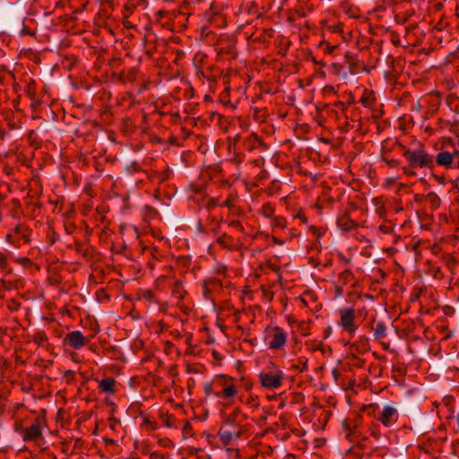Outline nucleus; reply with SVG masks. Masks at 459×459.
<instances>
[{"mask_svg":"<svg viewBox=\"0 0 459 459\" xmlns=\"http://www.w3.org/2000/svg\"><path fill=\"white\" fill-rule=\"evenodd\" d=\"M229 90L230 87H226L224 92H222L220 96L221 101L225 105H228L230 103V100H228Z\"/></svg>","mask_w":459,"mask_h":459,"instance_id":"680f3d73","label":"nucleus"},{"mask_svg":"<svg viewBox=\"0 0 459 459\" xmlns=\"http://www.w3.org/2000/svg\"><path fill=\"white\" fill-rule=\"evenodd\" d=\"M139 299L146 300L149 304L154 301L155 294L150 289H142L137 292Z\"/></svg>","mask_w":459,"mask_h":459,"instance_id":"cd10ccee","label":"nucleus"},{"mask_svg":"<svg viewBox=\"0 0 459 459\" xmlns=\"http://www.w3.org/2000/svg\"><path fill=\"white\" fill-rule=\"evenodd\" d=\"M200 79H205L211 82H216L218 78L222 74V71L216 66H209L205 70L198 69L196 72Z\"/></svg>","mask_w":459,"mask_h":459,"instance_id":"f3484780","label":"nucleus"},{"mask_svg":"<svg viewBox=\"0 0 459 459\" xmlns=\"http://www.w3.org/2000/svg\"><path fill=\"white\" fill-rule=\"evenodd\" d=\"M158 444L159 446L165 448L173 449L175 447V444L173 443V441L168 437L160 438L158 440Z\"/></svg>","mask_w":459,"mask_h":459,"instance_id":"c03bdc74","label":"nucleus"},{"mask_svg":"<svg viewBox=\"0 0 459 459\" xmlns=\"http://www.w3.org/2000/svg\"><path fill=\"white\" fill-rule=\"evenodd\" d=\"M98 387L102 393L114 394L116 393V379L114 377H106L99 382Z\"/></svg>","mask_w":459,"mask_h":459,"instance_id":"4be33fe9","label":"nucleus"},{"mask_svg":"<svg viewBox=\"0 0 459 459\" xmlns=\"http://www.w3.org/2000/svg\"><path fill=\"white\" fill-rule=\"evenodd\" d=\"M262 144V141L255 133L249 134L242 141L243 148L248 152L257 149Z\"/></svg>","mask_w":459,"mask_h":459,"instance_id":"412c9836","label":"nucleus"},{"mask_svg":"<svg viewBox=\"0 0 459 459\" xmlns=\"http://www.w3.org/2000/svg\"><path fill=\"white\" fill-rule=\"evenodd\" d=\"M345 63L348 65L349 72L351 74H357L360 72L367 71L366 66L364 64L359 60L357 57H355L353 55H351L350 52H347L344 56Z\"/></svg>","mask_w":459,"mask_h":459,"instance_id":"dca6fc26","label":"nucleus"},{"mask_svg":"<svg viewBox=\"0 0 459 459\" xmlns=\"http://www.w3.org/2000/svg\"><path fill=\"white\" fill-rule=\"evenodd\" d=\"M217 206H221V204L220 203V199L215 197L210 198L205 204L207 210H212Z\"/></svg>","mask_w":459,"mask_h":459,"instance_id":"de8ad7c7","label":"nucleus"},{"mask_svg":"<svg viewBox=\"0 0 459 459\" xmlns=\"http://www.w3.org/2000/svg\"><path fill=\"white\" fill-rule=\"evenodd\" d=\"M221 426L235 431L246 433L248 430L247 424V416L239 407H235L230 413L221 411Z\"/></svg>","mask_w":459,"mask_h":459,"instance_id":"f03ea898","label":"nucleus"},{"mask_svg":"<svg viewBox=\"0 0 459 459\" xmlns=\"http://www.w3.org/2000/svg\"><path fill=\"white\" fill-rule=\"evenodd\" d=\"M204 391L207 397L212 394L214 395L216 391L213 390V383L211 381L205 382L204 384Z\"/></svg>","mask_w":459,"mask_h":459,"instance_id":"09e8293b","label":"nucleus"},{"mask_svg":"<svg viewBox=\"0 0 459 459\" xmlns=\"http://www.w3.org/2000/svg\"><path fill=\"white\" fill-rule=\"evenodd\" d=\"M399 419V412L396 408L391 405L383 407L377 420L381 422L385 428H392L394 426Z\"/></svg>","mask_w":459,"mask_h":459,"instance_id":"1a4fd4ad","label":"nucleus"},{"mask_svg":"<svg viewBox=\"0 0 459 459\" xmlns=\"http://www.w3.org/2000/svg\"><path fill=\"white\" fill-rule=\"evenodd\" d=\"M229 227L236 230L238 232H241L242 234H246L244 227L242 223L239 221L233 220L229 222Z\"/></svg>","mask_w":459,"mask_h":459,"instance_id":"a18cd8bd","label":"nucleus"},{"mask_svg":"<svg viewBox=\"0 0 459 459\" xmlns=\"http://www.w3.org/2000/svg\"><path fill=\"white\" fill-rule=\"evenodd\" d=\"M340 320L338 325L350 334H354L359 326L355 323V311L352 307H344L339 310Z\"/></svg>","mask_w":459,"mask_h":459,"instance_id":"0eeeda50","label":"nucleus"},{"mask_svg":"<svg viewBox=\"0 0 459 459\" xmlns=\"http://www.w3.org/2000/svg\"><path fill=\"white\" fill-rule=\"evenodd\" d=\"M426 201L431 205L433 209H437L441 204V199L435 192H429L426 195Z\"/></svg>","mask_w":459,"mask_h":459,"instance_id":"c756f323","label":"nucleus"},{"mask_svg":"<svg viewBox=\"0 0 459 459\" xmlns=\"http://www.w3.org/2000/svg\"><path fill=\"white\" fill-rule=\"evenodd\" d=\"M134 102H135L134 95L131 92H126L121 96L119 104L123 105L124 103H126L128 105V107H131L134 104Z\"/></svg>","mask_w":459,"mask_h":459,"instance_id":"c9c22d12","label":"nucleus"},{"mask_svg":"<svg viewBox=\"0 0 459 459\" xmlns=\"http://www.w3.org/2000/svg\"><path fill=\"white\" fill-rule=\"evenodd\" d=\"M21 435L25 442L37 441L42 436V424L36 420L30 427L21 428Z\"/></svg>","mask_w":459,"mask_h":459,"instance_id":"9b49d317","label":"nucleus"},{"mask_svg":"<svg viewBox=\"0 0 459 459\" xmlns=\"http://www.w3.org/2000/svg\"><path fill=\"white\" fill-rule=\"evenodd\" d=\"M273 226L274 227H277V228H281V229H283L285 228L286 226V221L284 218L282 217H276L274 220H273Z\"/></svg>","mask_w":459,"mask_h":459,"instance_id":"5fc2aeb1","label":"nucleus"},{"mask_svg":"<svg viewBox=\"0 0 459 459\" xmlns=\"http://www.w3.org/2000/svg\"><path fill=\"white\" fill-rule=\"evenodd\" d=\"M216 242L223 248L229 250H237L240 247L241 244L238 239H235L233 237L223 233L217 238Z\"/></svg>","mask_w":459,"mask_h":459,"instance_id":"6ab92c4d","label":"nucleus"},{"mask_svg":"<svg viewBox=\"0 0 459 459\" xmlns=\"http://www.w3.org/2000/svg\"><path fill=\"white\" fill-rule=\"evenodd\" d=\"M143 215L145 221H149L156 218L159 215V212L155 208L150 205H145L143 208Z\"/></svg>","mask_w":459,"mask_h":459,"instance_id":"7c9ffc66","label":"nucleus"},{"mask_svg":"<svg viewBox=\"0 0 459 459\" xmlns=\"http://www.w3.org/2000/svg\"><path fill=\"white\" fill-rule=\"evenodd\" d=\"M13 261L25 268L33 265V262L25 256L13 258Z\"/></svg>","mask_w":459,"mask_h":459,"instance_id":"a19ab883","label":"nucleus"},{"mask_svg":"<svg viewBox=\"0 0 459 459\" xmlns=\"http://www.w3.org/2000/svg\"><path fill=\"white\" fill-rule=\"evenodd\" d=\"M143 74L140 70L136 67H130L128 69L123 70L119 74V80L123 83H134L137 82Z\"/></svg>","mask_w":459,"mask_h":459,"instance_id":"a211bd4d","label":"nucleus"},{"mask_svg":"<svg viewBox=\"0 0 459 459\" xmlns=\"http://www.w3.org/2000/svg\"><path fill=\"white\" fill-rule=\"evenodd\" d=\"M274 207L270 203L263 204L261 208V214L265 218H272L274 214Z\"/></svg>","mask_w":459,"mask_h":459,"instance_id":"f704fd0d","label":"nucleus"},{"mask_svg":"<svg viewBox=\"0 0 459 459\" xmlns=\"http://www.w3.org/2000/svg\"><path fill=\"white\" fill-rule=\"evenodd\" d=\"M377 409H378V405L377 403H369V404L364 405L360 409V412H364L368 416H375Z\"/></svg>","mask_w":459,"mask_h":459,"instance_id":"e433bc0d","label":"nucleus"},{"mask_svg":"<svg viewBox=\"0 0 459 459\" xmlns=\"http://www.w3.org/2000/svg\"><path fill=\"white\" fill-rule=\"evenodd\" d=\"M7 307L10 311H16L20 307V303L14 299L9 300Z\"/></svg>","mask_w":459,"mask_h":459,"instance_id":"4d7b16f0","label":"nucleus"},{"mask_svg":"<svg viewBox=\"0 0 459 459\" xmlns=\"http://www.w3.org/2000/svg\"><path fill=\"white\" fill-rule=\"evenodd\" d=\"M171 295L178 300H183L186 298L187 291L181 281L178 280L174 281L171 288Z\"/></svg>","mask_w":459,"mask_h":459,"instance_id":"b1692460","label":"nucleus"},{"mask_svg":"<svg viewBox=\"0 0 459 459\" xmlns=\"http://www.w3.org/2000/svg\"><path fill=\"white\" fill-rule=\"evenodd\" d=\"M223 285L221 280L211 278L203 282V296L205 299H212L215 292L221 290Z\"/></svg>","mask_w":459,"mask_h":459,"instance_id":"4468645a","label":"nucleus"},{"mask_svg":"<svg viewBox=\"0 0 459 459\" xmlns=\"http://www.w3.org/2000/svg\"><path fill=\"white\" fill-rule=\"evenodd\" d=\"M440 149H451V156L459 169V134L455 137L445 136L440 139Z\"/></svg>","mask_w":459,"mask_h":459,"instance_id":"9d476101","label":"nucleus"},{"mask_svg":"<svg viewBox=\"0 0 459 459\" xmlns=\"http://www.w3.org/2000/svg\"><path fill=\"white\" fill-rule=\"evenodd\" d=\"M336 223L338 228L343 231H350L358 227V223L355 221H353L348 213L341 215L337 219Z\"/></svg>","mask_w":459,"mask_h":459,"instance_id":"aec40b11","label":"nucleus"},{"mask_svg":"<svg viewBox=\"0 0 459 459\" xmlns=\"http://www.w3.org/2000/svg\"><path fill=\"white\" fill-rule=\"evenodd\" d=\"M332 71L334 74L346 78L347 74L343 71V66L341 64H333Z\"/></svg>","mask_w":459,"mask_h":459,"instance_id":"37998d69","label":"nucleus"},{"mask_svg":"<svg viewBox=\"0 0 459 459\" xmlns=\"http://www.w3.org/2000/svg\"><path fill=\"white\" fill-rule=\"evenodd\" d=\"M382 160L390 168H395L399 164L398 160L394 159L388 160L386 158H382Z\"/></svg>","mask_w":459,"mask_h":459,"instance_id":"052dcab7","label":"nucleus"},{"mask_svg":"<svg viewBox=\"0 0 459 459\" xmlns=\"http://www.w3.org/2000/svg\"><path fill=\"white\" fill-rule=\"evenodd\" d=\"M370 435L376 439H379L381 437V432L379 429L378 424H372L369 428Z\"/></svg>","mask_w":459,"mask_h":459,"instance_id":"8fccbe9b","label":"nucleus"},{"mask_svg":"<svg viewBox=\"0 0 459 459\" xmlns=\"http://www.w3.org/2000/svg\"><path fill=\"white\" fill-rule=\"evenodd\" d=\"M90 339L79 330L69 332L64 338L63 343L74 350H80L86 346Z\"/></svg>","mask_w":459,"mask_h":459,"instance_id":"6e6552de","label":"nucleus"},{"mask_svg":"<svg viewBox=\"0 0 459 459\" xmlns=\"http://www.w3.org/2000/svg\"><path fill=\"white\" fill-rule=\"evenodd\" d=\"M19 35H20V36H27V35H28V36H31V37H32V36H34V35H35V33H34L31 30H30V29H29V28H28V27L23 23V24H22V29H21V30H20V31H19Z\"/></svg>","mask_w":459,"mask_h":459,"instance_id":"6e6d98bb","label":"nucleus"},{"mask_svg":"<svg viewBox=\"0 0 459 459\" xmlns=\"http://www.w3.org/2000/svg\"><path fill=\"white\" fill-rule=\"evenodd\" d=\"M287 333L280 326H273L268 329L265 336L266 345L272 351L282 349L287 342Z\"/></svg>","mask_w":459,"mask_h":459,"instance_id":"423d86ee","label":"nucleus"},{"mask_svg":"<svg viewBox=\"0 0 459 459\" xmlns=\"http://www.w3.org/2000/svg\"><path fill=\"white\" fill-rule=\"evenodd\" d=\"M308 359H305L304 360L300 359L299 364L293 365V368L299 370V372L307 370Z\"/></svg>","mask_w":459,"mask_h":459,"instance_id":"603ef678","label":"nucleus"},{"mask_svg":"<svg viewBox=\"0 0 459 459\" xmlns=\"http://www.w3.org/2000/svg\"><path fill=\"white\" fill-rule=\"evenodd\" d=\"M1 284H2L3 288L6 289V290L19 288V281H7L6 279L3 278L1 280Z\"/></svg>","mask_w":459,"mask_h":459,"instance_id":"79ce46f5","label":"nucleus"},{"mask_svg":"<svg viewBox=\"0 0 459 459\" xmlns=\"http://www.w3.org/2000/svg\"><path fill=\"white\" fill-rule=\"evenodd\" d=\"M336 48V46H332L329 43H325V52L327 54H332Z\"/></svg>","mask_w":459,"mask_h":459,"instance_id":"338daca9","label":"nucleus"},{"mask_svg":"<svg viewBox=\"0 0 459 459\" xmlns=\"http://www.w3.org/2000/svg\"><path fill=\"white\" fill-rule=\"evenodd\" d=\"M8 254L0 251V270L6 271L7 273H12V269L8 264Z\"/></svg>","mask_w":459,"mask_h":459,"instance_id":"2f4dec72","label":"nucleus"},{"mask_svg":"<svg viewBox=\"0 0 459 459\" xmlns=\"http://www.w3.org/2000/svg\"><path fill=\"white\" fill-rule=\"evenodd\" d=\"M194 435L192 424L186 421L182 428V436L184 439L190 437Z\"/></svg>","mask_w":459,"mask_h":459,"instance_id":"ea45409f","label":"nucleus"},{"mask_svg":"<svg viewBox=\"0 0 459 459\" xmlns=\"http://www.w3.org/2000/svg\"><path fill=\"white\" fill-rule=\"evenodd\" d=\"M149 83H150L149 80H143V82L138 87V91H137L138 93L141 94V93L144 92L145 91H147L149 88Z\"/></svg>","mask_w":459,"mask_h":459,"instance_id":"bf43d9fd","label":"nucleus"},{"mask_svg":"<svg viewBox=\"0 0 459 459\" xmlns=\"http://www.w3.org/2000/svg\"><path fill=\"white\" fill-rule=\"evenodd\" d=\"M374 338L377 341L386 336V325L384 322H377L376 326L372 328Z\"/></svg>","mask_w":459,"mask_h":459,"instance_id":"bb28decb","label":"nucleus"},{"mask_svg":"<svg viewBox=\"0 0 459 459\" xmlns=\"http://www.w3.org/2000/svg\"><path fill=\"white\" fill-rule=\"evenodd\" d=\"M345 429L349 431L348 436H350L351 433H355L356 429L358 428V424L354 423L353 425H349L348 423L343 424Z\"/></svg>","mask_w":459,"mask_h":459,"instance_id":"0e129e2a","label":"nucleus"},{"mask_svg":"<svg viewBox=\"0 0 459 459\" xmlns=\"http://www.w3.org/2000/svg\"><path fill=\"white\" fill-rule=\"evenodd\" d=\"M179 13H180V12H176V11L169 12V11L160 10L155 13V17L157 20H161L165 17H169V19H175V18H177L178 14H179Z\"/></svg>","mask_w":459,"mask_h":459,"instance_id":"473e14b6","label":"nucleus"},{"mask_svg":"<svg viewBox=\"0 0 459 459\" xmlns=\"http://www.w3.org/2000/svg\"><path fill=\"white\" fill-rule=\"evenodd\" d=\"M373 203L376 206V213L381 218L384 217L386 213V209L383 201V197L374 198Z\"/></svg>","mask_w":459,"mask_h":459,"instance_id":"c85d7f7f","label":"nucleus"},{"mask_svg":"<svg viewBox=\"0 0 459 459\" xmlns=\"http://www.w3.org/2000/svg\"><path fill=\"white\" fill-rule=\"evenodd\" d=\"M216 52L220 59H234L238 56L236 45L233 42H227L226 45L220 42L216 47Z\"/></svg>","mask_w":459,"mask_h":459,"instance_id":"2eb2a0df","label":"nucleus"},{"mask_svg":"<svg viewBox=\"0 0 459 459\" xmlns=\"http://www.w3.org/2000/svg\"><path fill=\"white\" fill-rule=\"evenodd\" d=\"M258 377L262 386L269 390L280 388L285 378L284 373L274 366L272 369L263 370Z\"/></svg>","mask_w":459,"mask_h":459,"instance_id":"7ed1b4c3","label":"nucleus"},{"mask_svg":"<svg viewBox=\"0 0 459 459\" xmlns=\"http://www.w3.org/2000/svg\"><path fill=\"white\" fill-rule=\"evenodd\" d=\"M437 165L446 169H458L450 151L447 149H440V152L434 156V166Z\"/></svg>","mask_w":459,"mask_h":459,"instance_id":"f8f14e48","label":"nucleus"},{"mask_svg":"<svg viewBox=\"0 0 459 459\" xmlns=\"http://www.w3.org/2000/svg\"><path fill=\"white\" fill-rule=\"evenodd\" d=\"M351 365L356 368H364L365 366V359L359 358L355 352H351Z\"/></svg>","mask_w":459,"mask_h":459,"instance_id":"4c0bfd02","label":"nucleus"},{"mask_svg":"<svg viewBox=\"0 0 459 459\" xmlns=\"http://www.w3.org/2000/svg\"><path fill=\"white\" fill-rule=\"evenodd\" d=\"M245 403L249 406L250 408H257L259 406V398L257 395L250 394L246 399Z\"/></svg>","mask_w":459,"mask_h":459,"instance_id":"58836bf2","label":"nucleus"},{"mask_svg":"<svg viewBox=\"0 0 459 459\" xmlns=\"http://www.w3.org/2000/svg\"><path fill=\"white\" fill-rule=\"evenodd\" d=\"M156 303L158 305H160V309L162 311V312H166L168 307H169V303L167 301H164V302H160L159 300H156Z\"/></svg>","mask_w":459,"mask_h":459,"instance_id":"69168bd1","label":"nucleus"},{"mask_svg":"<svg viewBox=\"0 0 459 459\" xmlns=\"http://www.w3.org/2000/svg\"><path fill=\"white\" fill-rule=\"evenodd\" d=\"M353 280H354L353 273L351 272V270L346 269L338 274L336 282H338L343 286H346L347 284L351 283Z\"/></svg>","mask_w":459,"mask_h":459,"instance_id":"a878e982","label":"nucleus"},{"mask_svg":"<svg viewBox=\"0 0 459 459\" xmlns=\"http://www.w3.org/2000/svg\"><path fill=\"white\" fill-rule=\"evenodd\" d=\"M368 339L366 336H361L358 341L351 345V352L356 354L364 353L368 350Z\"/></svg>","mask_w":459,"mask_h":459,"instance_id":"5701e85b","label":"nucleus"},{"mask_svg":"<svg viewBox=\"0 0 459 459\" xmlns=\"http://www.w3.org/2000/svg\"><path fill=\"white\" fill-rule=\"evenodd\" d=\"M215 385L219 388L214 393V396L218 399H230L235 397L238 393V387L234 384V379L224 375L219 376Z\"/></svg>","mask_w":459,"mask_h":459,"instance_id":"20e7f679","label":"nucleus"},{"mask_svg":"<svg viewBox=\"0 0 459 459\" xmlns=\"http://www.w3.org/2000/svg\"><path fill=\"white\" fill-rule=\"evenodd\" d=\"M235 200H236V195L233 194H230L228 195V197L224 201V203L221 204V206H225V207H228L229 209H231L234 206Z\"/></svg>","mask_w":459,"mask_h":459,"instance_id":"3c124183","label":"nucleus"},{"mask_svg":"<svg viewBox=\"0 0 459 459\" xmlns=\"http://www.w3.org/2000/svg\"><path fill=\"white\" fill-rule=\"evenodd\" d=\"M334 284H335V286H334L335 297L336 298L342 297L343 295L344 286L336 281L334 282Z\"/></svg>","mask_w":459,"mask_h":459,"instance_id":"13d9d810","label":"nucleus"},{"mask_svg":"<svg viewBox=\"0 0 459 459\" xmlns=\"http://www.w3.org/2000/svg\"><path fill=\"white\" fill-rule=\"evenodd\" d=\"M30 234L31 230L27 225L20 223L9 230L6 235V240L8 243L19 247L21 241H23L25 244L30 243Z\"/></svg>","mask_w":459,"mask_h":459,"instance_id":"39448f33","label":"nucleus"},{"mask_svg":"<svg viewBox=\"0 0 459 459\" xmlns=\"http://www.w3.org/2000/svg\"><path fill=\"white\" fill-rule=\"evenodd\" d=\"M63 377L65 379L67 384H71L75 378V373L73 370H66L64 373Z\"/></svg>","mask_w":459,"mask_h":459,"instance_id":"864d4df0","label":"nucleus"},{"mask_svg":"<svg viewBox=\"0 0 459 459\" xmlns=\"http://www.w3.org/2000/svg\"><path fill=\"white\" fill-rule=\"evenodd\" d=\"M379 231H381L383 234H389L392 232L393 228L390 225L382 224L378 228Z\"/></svg>","mask_w":459,"mask_h":459,"instance_id":"e2e57ef3","label":"nucleus"},{"mask_svg":"<svg viewBox=\"0 0 459 459\" xmlns=\"http://www.w3.org/2000/svg\"><path fill=\"white\" fill-rule=\"evenodd\" d=\"M403 155L408 163V169L403 168L406 175L413 174L410 169H434V155L429 153L421 144L417 149L405 150Z\"/></svg>","mask_w":459,"mask_h":459,"instance_id":"f257e3e1","label":"nucleus"},{"mask_svg":"<svg viewBox=\"0 0 459 459\" xmlns=\"http://www.w3.org/2000/svg\"><path fill=\"white\" fill-rule=\"evenodd\" d=\"M359 102L363 105L365 108H370L373 106L376 102V97L373 91L365 90Z\"/></svg>","mask_w":459,"mask_h":459,"instance_id":"393cba45","label":"nucleus"},{"mask_svg":"<svg viewBox=\"0 0 459 459\" xmlns=\"http://www.w3.org/2000/svg\"><path fill=\"white\" fill-rule=\"evenodd\" d=\"M143 252H147L154 259H156V260L159 259L160 252H159V249L157 247H143Z\"/></svg>","mask_w":459,"mask_h":459,"instance_id":"49530a36","label":"nucleus"},{"mask_svg":"<svg viewBox=\"0 0 459 459\" xmlns=\"http://www.w3.org/2000/svg\"><path fill=\"white\" fill-rule=\"evenodd\" d=\"M33 342L38 345H43L48 342V336L44 331H38L33 335Z\"/></svg>","mask_w":459,"mask_h":459,"instance_id":"72a5a7b5","label":"nucleus"},{"mask_svg":"<svg viewBox=\"0 0 459 459\" xmlns=\"http://www.w3.org/2000/svg\"><path fill=\"white\" fill-rule=\"evenodd\" d=\"M205 57L206 56L203 54H197V55H195L194 60H195V62H198L199 64H201Z\"/></svg>","mask_w":459,"mask_h":459,"instance_id":"774afa93","label":"nucleus"},{"mask_svg":"<svg viewBox=\"0 0 459 459\" xmlns=\"http://www.w3.org/2000/svg\"><path fill=\"white\" fill-rule=\"evenodd\" d=\"M228 429L229 428L226 427H221L217 434L221 443L224 446L233 445L235 441L238 440L244 435V433H241L239 431H235Z\"/></svg>","mask_w":459,"mask_h":459,"instance_id":"ddd939ff","label":"nucleus"}]
</instances>
